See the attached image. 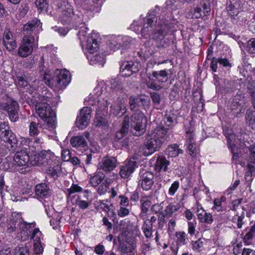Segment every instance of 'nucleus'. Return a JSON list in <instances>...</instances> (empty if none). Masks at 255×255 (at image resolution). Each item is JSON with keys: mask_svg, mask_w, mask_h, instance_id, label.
<instances>
[{"mask_svg": "<svg viewBox=\"0 0 255 255\" xmlns=\"http://www.w3.org/2000/svg\"><path fill=\"white\" fill-rule=\"evenodd\" d=\"M171 27L172 24L165 19L164 14L156 16L150 13L144 19L141 34L145 38L151 36L155 41L162 42Z\"/></svg>", "mask_w": 255, "mask_h": 255, "instance_id": "1", "label": "nucleus"}, {"mask_svg": "<svg viewBox=\"0 0 255 255\" xmlns=\"http://www.w3.org/2000/svg\"><path fill=\"white\" fill-rule=\"evenodd\" d=\"M41 29L42 24L38 19H34L23 25V36L18 49L20 57H27L37 47V40L35 39L34 35H36Z\"/></svg>", "mask_w": 255, "mask_h": 255, "instance_id": "2", "label": "nucleus"}, {"mask_svg": "<svg viewBox=\"0 0 255 255\" xmlns=\"http://www.w3.org/2000/svg\"><path fill=\"white\" fill-rule=\"evenodd\" d=\"M0 136L5 144L0 146V151L3 154L14 153L18 147V139L16 134L10 129L7 122L0 124Z\"/></svg>", "mask_w": 255, "mask_h": 255, "instance_id": "3", "label": "nucleus"}, {"mask_svg": "<svg viewBox=\"0 0 255 255\" xmlns=\"http://www.w3.org/2000/svg\"><path fill=\"white\" fill-rule=\"evenodd\" d=\"M112 87L115 89L118 95L121 96L122 98L119 97L117 102L112 105L110 107V113L115 116L121 117L127 111L124 99L127 97V94L121 84L117 83L115 80L112 82Z\"/></svg>", "mask_w": 255, "mask_h": 255, "instance_id": "4", "label": "nucleus"}, {"mask_svg": "<svg viewBox=\"0 0 255 255\" xmlns=\"http://www.w3.org/2000/svg\"><path fill=\"white\" fill-rule=\"evenodd\" d=\"M36 114L47 124L48 128L54 129L56 127V114L47 103H37L35 106Z\"/></svg>", "mask_w": 255, "mask_h": 255, "instance_id": "5", "label": "nucleus"}, {"mask_svg": "<svg viewBox=\"0 0 255 255\" xmlns=\"http://www.w3.org/2000/svg\"><path fill=\"white\" fill-rule=\"evenodd\" d=\"M88 29L83 26L80 27L78 36L81 42V44L83 47L87 49L90 53H93L98 49L97 39L98 35L96 33L93 32L91 35H87Z\"/></svg>", "mask_w": 255, "mask_h": 255, "instance_id": "6", "label": "nucleus"}, {"mask_svg": "<svg viewBox=\"0 0 255 255\" xmlns=\"http://www.w3.org/2000/svg\"><path fill=\"white\" fill-rule=\"evenodd\" d=\"M51 87H55L57 90L64 89L70 83L69 73L68 71L57 70L54 76L45 82Z\"/></svg>", "mask_w": 255, "mask_h": 255, "instance_id": "7", "label": "nucleus"}, {"mask_svg": "<svg viewBox=\"0 0 255 255\" xmlns=\"http://www.w3.org/2000/svg\"><path fill=\"white\" fill-rule=\"evenodd\" d=\"M147 120L144 114L137 111L131 117L130 127L132 133L135 136H140L145 131Z\"/></svg>", "mask_w": 255, "mask_h": 255, "instance_id": "8", "label": "nucleus"}, {"mask_svg": "<svg viewBox=\"0 0 255 255\" xmlns=\"http://www.w3.org/2000/svg\"><path fill=\"white\" fill-rule=\"evenodd\" d=\"M54 5L62 22H67L74 16L73 8L67 0H56Z\"/></svg>", "mask_w": 255, "mask_h": 255, "instance_id": "9", "label": "nucleus"}, {"mask_svg": "<svg viewBox=\"0 0 255 255\" xmlns=\"http://www.w3.org/2000/svg\"><path fill=\"white\" fill-rule=\"evenodd\" d=\"M152 75L153 77L155 78V80L150 79L147 83V87L156 91L162 89V84L167 82L168 80V72L165 70L153 71Z\"/></svg>", "mask_w": 255, "mask_h": 255, "instance_id": "10", "label": "nucleus"}, {"mask_svg": "<svg viewBox=\"0 0 255 255\" xmlns=\"http://www.w3.org/2000/svg\"><path fill=\"white\" fill-rule=\"evenodd\" d=\"M211 11L210 3L209 0H202L199 7L187 13L188 18H203L209 15Z\"/></svg>", "mask_w": 255, "mask_h": 255, "instance_id": "11", "label": "nucleus"}, {"mask_svg": "<svg viewBox=\"0 0 255 255\" xmlns=\"http://www.w3.org/2000/svg\"><path fill=\"white\" fill-rule=\"evenodd\" d=\"M21 142L28 145L32 152H38L44 147L45 138L43 136H35L31 137H22Z\"/></svg>", "mask_w": 255, "mask_h": 255, "instance_id": "12", "label": "nucleus"}, {"mask_svg": "<svg viewBox=\"0 0 255 255\" xmlns=\"http://www.w3.org/2000/svg\"><path fill=\"white\" fill-rule=\"evenodd\" d=\"M0 109L7 112L11 122H15L18 120L19 105L15 101L11 100L2 103L0 106Z\"/></svg>", "mask_w": 255, "mask_h": 255, "instance_id": "13", "label": "nucleus"}, {"mask_svg": "<svg viewBox=\"0 0 255 255\" xmlns=\"http://www.w3.org/2000/svg\"><path fill=\"white\" fill-rule=\"evenodd\" d=\"M57 160L54 154L50 150H43L39 154L37 162H31V165L35 164L42 165L43 166L51 165L53 163H56Z\"/></svg>", "mask_w": 255, "mask_h": 255, "instance_id": "14", "label": "nucleus"}, {"mask_svg": "<svg viewBox=\"0 0 255 255\" xmlns=\"http://www.w3.org/2000/svg\"><path fill=\"white\" fill-rule=\"evenodd\" d=\"M141 64L138 61H125L120 66V72L123 76L129 77L133 73L138 72Z\"/></svg>", "mask_w": 255, "mask_h": 255, "instance_id": "15", "label": "nucleus"}, {"mask_svg": "<svg viewBox=\"0 0 255 255\" xmlns=\"http://www.w3.org/2000/svg\"><path fill=\"white\" fill-rule=\"evenodd\" d=\"M92 109L90 107H84L80 111L79 115L77 118L75 124L80 129L85 128L88 125L91 119Z\"/></svg>", "mask_w": 255, "mask_h": 255, "instance_id": "16", "label": "nucleus"}, {"mask_svg": "<svg viewBox=\"0 0 255 255\" xmlns=\"http://www.w3.org/2000/svg\"><path fill=\"white\" fill-rule=\"evenodd\" d=\"M147 138L143 148L144 155H151L156 151H158L163 144L160 140H157L154 137Z\"/></svg>", "mask_w": 255, "mask_h": 255, "instance_id": "17", "label": "nucleus"}, {"mask_svg": "<svg viewBox=\"0 0 255 255\" xmlns=\"http://www.w3.org/2000/svg\"><path fill=\"white\" fill-rule=\"evenodd\" d=\"M141 187L143 190L148 191L150 190L153 184V174L150 171H142L139 173Z\"/></svg>", "mask_w": 255, "mask_h": 255, "instance_id": "18", "label": "nucleus"}, {"mask_svg": "<svg viewBox=\"0 0 255 255\" xmlns=\"http://www.w3.org/2000/svg\"><path fill=\"white\" fill-rule=\"evenodd\" d=\"M168 129L162 125L158 126L154 130L148 134V137H154L157 140H160L163 143L169 139L167 135Z\"/></svg>", "mask_w": 255, "mask_h": 255, "instance_id": "19", "label": "nucleus"}, {"mask_svg": "<svg viewBox=\"0 0 255 255\" xmlns=\"http://www.w3.org/2000/svg\"><path fill=\"white\" fill-rule=\"evenodd\" d=\"M52 194V190L45 183H40L35 186V195L39 199H48Z\"/></svg>", "mask_w": 255, "mask_h": 255, "instance_id": "20", "label": "nucleus"}, {"mask_svg": "<svg viewBox=\"0 0 255 255\" xmlns=\"http://www.w3.org/2000/svg\"><path fill=\"white\" fill-rule=\"evenodd\" d=\"M136 167L137 163L133 159L126 161L124 165L121 167L120 176L123 178H128L133 172L135 168Z\"/></svg>", "mask_w": 255, "mask_h": 255, "instance_id": "21", "label": "nucleus"}, {"mask_svg": "<svg viewBox=\"0 0 255 255\" xmlns=\"http://www.w3.org/2000/svg\"><path fill=\"white\" fill-rule=\"evenodd\" d=\"M117 159L113 156L104 157L101 162L99 163V169H102L106 172L112 171L117 165Z\"/></svg>", "mask_w": 255, "mask_h": 255, "instance_id": "22", "label": "nucleus"}, {"mask_svg": "<svg viewBox=\"0 0 255 255\" xmlns=\"http://www.w3.org/2000/svg\"><path fill=\"white\" fill-rule=\"evenodd\" d=\"M83 8L87 10L99 12L104 0H80Z\"/></svg>", "mask_w": 255, "mask_h": 255, "instance_id": "23", "label": "nucleus"}, {"mask_svg": "<svg viewBox=\"0 0 255 255\" xmlns=\"http://www.w3.org/2000/svg\"><path fill=\"white\" fill-rule=\"evenodd\" d=\"M14 161L17 166H28L31 162L29 154L24 150L16 152L14 157Z\"/></svg>", "mask_w": 255, "mask_h": 255, "instance_id": "24", "label": "nucleus"}, {"mask_svg": "<svg viewBox=\"0 0 255 255\" xmlns=\"http://www.w3.org/2000/svg\"><path fill=\"white\" fill-rule=\"evenodd\" d=\"M196 215L199 221L201 223L211 224L213 222L212 214L207 213L201 205H198L196 210Z\"/></svg>", "mask_w": 255, "mask_h": 255, "instance_id": "25", "label": "nucleus"}, {"mask_svg": "<svg viewBox=\"0 0 255 255\" xmlns=\"http://www.w3.org/2000/svg\"><path fill=\"white\" fill-rule=\"evenodd\" d=\"M130 37L127 36H118L112 40L109 44L110 48L114 51H116L122 47H127L128 42L130 41Z\"/></svg>", "mask_w": 255, "mask_h": 255, "instance_id": "26", "label": "nucleus"}, {"mask_svg": "<svg viewBox=\"0 0 255 255\" xmlns=\"http://www.w3.org/2000/svg\"><path fill=\"white\" fill-rule=\"evenodd\" d=\"M243 5L240 0H233L227 3V10L230 15H237L243 10Z\"/></svg>", "mask_w": 255, "mask_h": 255, "instance_id": "27", "label": "nucleus"}, {"mask_svg": "<svg viewBox=\"0 0 255 255\" xmlns=\"http://www.w3.org/2000/svg\"><path fill=\"white\" fill-rule=\"evenodd\" d=\"M136 245L133 242H124L119 246L121 255H134Z\"/></svg>", "mask_w": 255, "mask_h": 255, "instance_id": "28", "label": "nucleus"}, {"mask_svg": "<svg viewBox=\"0 0 255 255\" xmlns=\"http://www.w3.org/2000/svg\"><path fill=\"white\" fill-rule=\"evenodd\" d=\"M19 221H21V217L18 214H12L8 220L6 226L7 231L9 233H12L18 228Z\"/></svg>", "mask_w": 255, "mask_h": 255, "instance_id": "29", "label": "nucleus"}, {"mask_svg": "<svg viewBox=\"0 0 255 255\" xmlns=\"http://www.w3.org/2000/svg\"><path fill=\"white\" fill-rule=\"evenodd\" d=\"M170 164V162L163 156H158L155 161L154 169L156 172L159 173L162 170L164 172L167 170L168 166Z\"/></svg>", "mask_w": 255, "mask_h": 255, "instance_id": "30", "label": "nucleus"}, {"mask_svg": "<svg viewBox=\"0 0 255 255\" xmlns=\"http://www.w3.org/2000/svg\"><path fill=\"white\" fill-rule=\"evenodd\" d=\"M225 136L227 139L228 146L231 149V152L233 154L232 160L237 161L239 157V153L238 152V149L234 144L231 142L232 139L235 137V135L231 133L229 134L228 133H226Z\"/></svg>", "mask_w": 255, "mask_h": 255, "instance_id": "31", "label": "nucleus"}, {"mask_svg": "<svg viewBox=\"0 0 255 255\" xmlns=\"http://www.w3.org/2000/svg\"><path fill=\"white\" fill-rule=\"evenodd\" d=\"M70 142L73 147L77 148H85L88 145L87 142L83 136H74L71 138Z\"/></svg>", "mask_w": 255, "mask_h": 255, "instance_id": "32", "label": "nucleus"}, {"mask_svg": "<svg viewBox=\"0 0 255 255\" xmlns=\"http://www.w3.org/2000/svg\"><path fill=\"white\" fill-rule=\"evenodd\" d=\"M36 225L35 222L27 223L23 221L21 218V221H19L18 224V228L21 233L23 234L25 236H28L29 233H30L31 228H34Z\"/></svg>", "mask_w": 255, "mask_h": 255, "instance_id": "33", "label": "nucleus"}, {"mask_svg": "<svg viewBox=\"0 0 255 255\" xmlns=\"http://www.w3.org/2000/svg\"><path fill=\"white\" fill-rule=\"evenodd\" d=\"M129 117L128 116H125L122 128L120 130L117 132L116 135V138L118 139H122L127 134L129 128Z\"/></svg>", "mask_w": 255, "mask_h": 255, "instance_id": "34", "label": "nucleus"}, {"mask_svg": "<svg viewBox=\"0 0 255 255\" xmlns=\"http://www.w3.org/2000/svg\"><path fill=\"white\" fill-rule=\"evenodd\" d=\"M140 203L141 205V210L140 216L141 217H143L148 212L151 205V202L149 197L144 196L141 197L140 199Z\"/></svg>", "mask_w": 255, "mask_h": 255, "instance_id": "35", "label": "nucleus"}, {"mask_svg": "<svg viewBox=\"0 0 255 255\" xmlns=\"http://www.w3.org/2000/svg\"><path fill=\"white\" fill-rule=\"evenodd\" d=\"M97 50L94 51L93 53H90L89 51H88L89 54L87 55V57L91 62H93L92 64H98L103 66L105 63V55L102 53H96L94 55V53L97 52Z\"/></svg>", "mask_w": 255, "mask_h": 255, "instance_id": "36", "label": "nucleus"}, {"mask_svg": "<svg viewBox=\"0 0 255 255\" xmlns=\"http://www.w3.org/2000/svg\"><path fill=\"white\" fill-rule=\"evenodd\" d=\"M107 178L105 174L101 172H97L90 178V183L93 187H97L102 183Z\"/></svg>", "mask_w": 255, "mask_h": 255, "instance_id": "37", "label": "nucleus"}, {"mask_svg": "<svg viewBox=\"0 0 255 255\" xmlns=\"http://www.w3.org/2000/svg\"><path fill=\"white\" fill-rule=\"evenodd\" d=\"M50 167L46 170L47 173L51 177L55 178L58 176L61 172V166L58 164V160L56 163H53Z\"/></svg>", "mask_w": 255, "mask_h": 255, "instance_id": "38", "label": "nucleus"}, {"mask_svg": "<svg viewBox=\"0 0 255 255\" xmlns=\"http://www.w3.org/2000/svg\"><path fill=\"white\" fill-rule=\"evenodd\" d=\"M165 152L168 156L175 157L180 153H182L183 150L179 148L177 144H173L168 146L165 150Z\"/></svg>", "mask_w": 255, "mask_h": 255, "instance_id": "39", "label": "nucleus"}, {"mask_svg": "<svg viewBox=\"0 0 255 255\" xmlns=\"http://www.w3.org/2000/svg\"><path fill=\"white\" fill-rule=\"evenodd\" d=\"M41 127L39 123H36L34 122H32L29 125V137H31L39 135L40 130L39 128Z\"/></svg>", "mask_w": 255, "mask_h": 255, "instance_id": "40", "label": "nucleus"}, {"mask_svg": "<svg viewBox=\"0 0 255 255\" xmlns=\"http://www.w3.org/2000/svg\"><path fill=\"white\" fill-rule=\"evenodd\" d=\"M245 118L246 123L253 128V126L255 125V116L254 111L251 109H248L246 113Z\"/></svg>", "mask_w": 255, "mask_h": 255, "instance_id": "41", "label": "nucleus"}, {"mask_svg": "<svg viewBox=\"0 0 255 255\" xmlns=\"http://www.w3.org/2000/svg\"><path fill=\"white\" fill-rule=\"evenodd\" d=\"M180 208V205L178 204L170 203L165 208V214L166 217H171L172 215L177 212Z\"/></svg>", "mask_w": 255, "mask_h": 255, "instance_id": "42", "label": "nucleus"}, {"mask_svg": "<svg viewBox=\"0 0 255 255\" xmlns=\"http://www.w3.org/2000/svg\"><path fill=\"white\" fill-rule=\"evenodd\" d=\"M3 169L6 170H14L17 166L14 161V158L7 157L3 163Z\"/></svg>", "mask_w": 255, "mask_h": 255, "instance_id": "43", "label": "nucleus"}, {"mask_svg": "<svg viewBox=\"0 0 255 255\" xmlns=\"http://www.w3.org/2000/svg\"><path fill=\"white\" fill-rule=\"evenodd\" d=\"M129 109L131 111L137 110L140 106L138 97L131 96L129 98Z\"/></svg>", "mask_w": 255, "mask_h": 255, "instance_id": "44", "label": "nucleus"}, {"mask_svg": "<svg viewBox=\"0 0 255 255\" xmlns=\"http://www.w3.org/2000/svg\"><path fill=\"white\" fill-rule=\"evenodd\" d=\"M245 219V213L242 212L241 215H235L232 219V221L233 223L236 224L237 226V227L239 229H241L242 228L243 224H244V220Z\"/></svg>", "mask_w": 255, "mask_h": 255, "instance_id": "45", "label": "nucleus"}, {"mask_svg": "<svg viewBox=\"0 0 255 255\" xmlns=\"http://www.w3.org/2000/svg\"><path fill=\"white\" fill-rule=\"evenodd\" d=\"M91 201H87L83 200L81 197L80 196H78V198L76 200L75 205L77 206L80 209L85 210L89 207L91 205Z\"/></svg>", "mask_w": 255, "mask_h": 255, "instance_id": "46", "label": "nucleus"}, {"mask_svg": "<svg viewBox=\"0 0 255 255\" xmlns=\"http://www.w3.org/2000/svg\"><path fill=\"white\" fill-rule=\"evenodd\" d=\"M246 99L245 96L243 94H237L236 95L233 100V103L235 104H237L240 107L245 108L246 105Z\"/></svg>", "mask_w": 255, "mask_h": 255, "instance_id": "47", "label": "nucleus"}, {"mask_svg": "<svg viewBox=\"0 0 255 255\" xmlns=\"http://www.w3.org/2000/svg\"><path fill=\"white\" fill-rule=\"evenodd\" d=\"M110 181V179L107 178L102 183H101L97 190L98 193L99 194H104L107 192L109 187Z\"/></svg>", "mask_w": 255, "mask_h": 255, "instance_id": "48", "label": "nucleus"}, {"mask_svg": "<svg viewBox=\"0 0 255 255\" xmlns=\"http://www.w3.org/2000/svg\"><path fill=\"white\" fill-rule=\"evenodd\" d=\"M225 200V198L222 197L221 198H216L214 200V206L212 207V210L217 212H221L223 211V207L222 206V202Z\"/></svg>", "mask_w": 255, "mask_h": 255, "instance_id": "49", "label": "nucleus"}, {"mask_svg": "<svg viewBox=\"0 0 255 255\" xmlns=\"http://www.w3.org/2000/svg\"><path fill=\"white\" fill-rule=\"evenodd\" d=\"M95 126L106 128L108 127L109 124L107 120L102 117H96L94 121Z\"/></svg>", "mask_w": 255, "mask_h": 255, "instance_id": "50", "label": "nucleus"}, {"mask_svg": "<svg viewBox=\"0 0 255 255\" xmlns=\"http://www.w3.org/2000/svg\"><path fill=\"white\" fill-rule=\"evenodd\" d=\"M204 241V239L200 238L196 241H192V249L196 252H200L203 248Z\"/></svg>", "mask_w": 255, "mask_h": 255, "instance_id": "51", "label": "nucleus"}, {"mask_svg": "<svg viewBox=\"0 0 255 255\" xmlns=\"http://www.w3.org/2000/svg\"><path fill=\"white\" fill-rule=\"evenodd\" d=\"M186 234L183 232H178L176 233V237L177 238L176 244L178 247L187 244L185 239Z\"/></svg>", "mask_w": 255, "mask_h": 255, "instance_id": "52", "label": "nucleus"}, {"mask_svg": "<svg viewBox=\"0 0 255 255\" xmlns=\"http://www.w3.org/2000/svg\"><path fill=\"white\" fill-rule=\"evenodd\" d=\"M140 106L143 107L144 109L149 108L150 105V101L148 96L145 95L138 96Z\"/></svg>", "mask_w": 255, "mask_h": 255, "instance_id": "53", "label": "nucleus"}, {"mask_svg": "<svg viewBox=\"0 0 255 255\" xmlns=\"http://www.w3.org/2000/svg\"><path fill=\"white\" fill-rule=\"evenodd\" d=\"M95 91L96 96L97 97H100V99H103L105 100V95L106 94V88L104 87H101V85H98L94 89Z\"/></svg>", "mask_w": 255, "mask_h": 255, "instance_id": "54", "label": "nucleus"}, {"mask_svg": "<svg viewBox=\"0 0 255 255\" xmlns=\"http://www.w3.org/2000/svg\"><path fill=\"white\" fill-rule=\"evenodd\" d=\"M6 49L9 51H12L16 47V43L15 38L3 42Z\"/></svg>", "mask_w": 255, "mask_h": 255, "instance_id": "55", "label": "nucleus"}, {"mask_svg": "<svg viewBox=\"0 0 255 255\" xmlns=\"http://www.w3.org/2000/svg\"><path fill=\"white\" fill-rule=\"evenodd\" d=\"M153 225H148L147 223L145 222L143 225V232L146 238H150L152 237Z\"/></svg>", "mask_w": 255, "mask_h": 255, "instance_id": "56", "label": "nucleus"}, {"mask_svg": "<svg viewBox=\"0 0 255 255\" xmlns=\"http://www.w3.org/2000/svg\"><path fill=\"white\" fill-rule=\"evenodd\" d=\"M29 250L26 247H16L14 249L13 255H28Z\"/></svg>", "mask_w": 255, "mask_h": 255, "instance_id": "57", "label": "nucleus"}, {"mask_svg": "<svg viewBox=\"0 0 255 255\" xmlns=\"http://www.w3.org/2000/svg\"><path fill=\"white\" fill-rule=\"evenodd\" d=\"M184 0H168V4H171V9H179L181 8L184 3Z\"/></svg>", "mask_w": 255, "mask_h": 255, "instance_id": "58", "label": "nucleus"}, {"mask_svg": "<svg viewBox=\"0 0 255 255\" xmlns=\"http://www.w3.org/2000/svg\"><path fill=\"white\" fill-rule=\"evenodd\" d=\"M35 3L37 8L41 10H46L48 7L47 0H36Z\"/></svg>", "mask_w": 255, "mask_h": 255, "instance_id": "59", "label": "nucleus"}, {"mask_svg": "<svg viewBox=\"0 0 255 255\" xmlns=\"http://www.w3.org/2000/svg\"><path fill=\"white\" fill-rule=\"evenodd\" d=\"M246 50L252 54L255 53V38L251 39L247 43Z\"/></svg>", "mask_w": 255, "mask_h": 255, "instance_id": "60", "label": "nucleus"}, {"mask_svg": "<svg viewBox=\"0 0 255 255\" xmlns=\"http://www.w3.org/2000/svg\"><path fill=\"white\" fill-rule=\"evenodd\" d=\"M196 225L197 222L195 220L188 222V233L191 236L195 235Z\"/></svg>", "mask_w": 255, "mask_h": 255, "instance_id": "61", "label": "nucleus"}, {"mask_svg": "<svg viewBox=\"0 0 255 255\" xmlns=\"http://www.w3.org/2000/svg\"><path fill=\"white\" fill-rule=\"evenodd\" d=\"M16 83L21 88H25L28 85V82L25 79V77L22 76L17 75L16 76Z\"/></svg>", "mask_w": 255, "mask_h": 255, "instance_id": "62", "label": "nucleus"}, {"mask_svg": "<svg viewBox=\"0 0 255 255\" xmlns=\"http://www.w3.org/2000/svg\"><path fill=\"white\" fill-rule=\"evenodd\" d=\"M41 232L39 231L38 228H35L32 231V233L28 234V236H26L27 238H29L30 240H33L35 237L36 236V238H38L39 240L40 237L42 236Z\"/></svg>", "mask_w": 255, "mask_h": 255, "instance_id": "63", "label": "nucleus"}, {"mask_svg": "<svg viewBox=\"0 0 255 255\" xmlns=\"http://www.w3.org/2000/svg\"><path fill=\"white\" fill-rule=\"evenodd\" d=\"M179 187V182L178 181H175L171 185L169 189L168 193L170 196H173Z\"/></svg>", "mask_w": 255, "mask_h": 255, "instance_id": "64", "label": "nucleus"}]
</instances>
